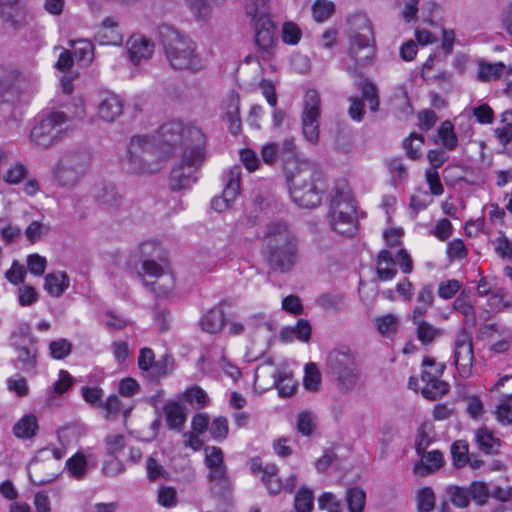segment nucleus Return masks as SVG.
Wrapping results in <instances>:
<instances>
[{"mask_svg": "<svg viewBox=\"0 0 512 512\" xmlns=\"http://www.w3.org/2000/svg\"><path fill=\"white\" fill-rule=\"evenodd\" d=\"M453 308L463 315V324L467 327H475L477 324L476 313L473 305L464 298V292L454 300Z\"/></svg>", "mask_w": 512, "mask_h": 512, "instance_id": "nucleus-30", "label": "nucleus"}, {"mask_svg": "<svg viewBox=\"0 0 512 512\" xmlns=\"http://www.w3.org/2000/svg\"><path fill=\"white\" fill-rule=\"evenodd\" d=\"M128 55L134 65L151 58L154 44L142 35H132L127 41Z\"/></svg>", "mask_w": 512, "mask_h": 512, "instance_id": "nucleus-19", "label": "nucleus"}, {"mask_svg": "<svg viewBox=\"0 0 512 512\" xmlns=\"http://www.w3.org/2000/svg\"><path fill=\"white\" fill-rule=\"evenodd\" d=\"M71 117L63 111L53 110L43 116L32 128L31 143L40 149H48L58 144L67 134L68 126L63 127Z\"/></svg>", "mask_w": 512, "mask_h": 512, "instance_id": "nucleus-7", "label": "nucleus"}, {"mask_svg": "<svg viewBox=\"0 0 512 512\" xmlns=\"http://www.w3.org/2000/svg\"><path fill=\"white\" fill-rule=\"evenodd\" d=\"M321 98L316 90H308L303 99V111L301 115L302 133L311 144L319 140V118Z\"/></svg>", "mask_w": 512, "mask_h": 512, "instance_id": "nucleus-9", "label": "nucleus"}, {"mask_svg": "<svg viewBox=\"0 0 512 512\" xmlns=\"http://www.w3.org/2000/svg\"><path fill=\"white\" fill-rule=\"evenodd\" d=\"M223 302L208 310L200 320L201 329L207 333L215 334L221 331L226 322Z\"/></svg>", "mask_w": 512, "mask_h": 512, "instance_id": "nucleus-21", "label": "nucleus"}, {"mask_svg": "<svg viewBox=\"0 0 512 512\" xmlns=\"http://www.w3.org/2000/svg\"><path fill=\"white\" fill-rule=\"evenodd\" d=\"M0 19L8 28L19 31L30 24L32 17L23 0H0Z\"/></svg>", "mask_w": 512, "mask_h": 512, "instance_id": "nucleus-11", "label": "nucleus"}, {"mask_svg": "<svg viewBox=\"0 0 512 512\" xmlns=\"http://www.w3.org/2000/svg\"><path fill=\"white\" fill-rule=\"evenodd\" d=\"M158 37L171 68L192 72L203 68L201 58L196 52V43L191 38L168 24L158 27Z\"/></svg>", "mask_w": 512, "mask_h": 512, "instance_id": "nucleus-4", "label": "nucleus"}, {"mask_svg": "<svg viewBox=\"0 0 512 512\" xmlns=\"http://www.w3.org/2000/svg\"><path fill=\"white\" fill-rule=\"evenodd\" d=\"M435 506V494L432 488H422L417 495V508L419 512H430Z\"/></svg>", "mask_w": 512, "mask_h": 512, "instance_id": "nucleus-54", "label": "nucleus"}, {"mask_svg": "<svg viewBox=\"0 0 512 512\" xmlns=\"http://www.w3.org/2000/svg\"><path fill=\"white\" fill-rule=\"evenodd\" d=\"M468 255V251L465 247L463 240L454 239L447 246V256L449 261L452 262L455 259H464Z\"/></svg>", "mask_w": 512, "mask_h": 512, "instance_id": "nucleus-63", "label": "nucleus"}, {"mask_svg": "<svg viewBox=\"0 0 512 512\" xmlns=\"http://www.w3.org/2000/svg\"><path fill=\"white\" fill-rule=\"evenodd\" d=\"M275 385L281 397H290L296 389V383L292 376L287 373H279L275 378Z\"/></svg>", "mask_w": 512, "mask_h": 512, "instance_id": "nucleus-53", "label": "nucleus"}, {"mask_svg": "<svg viewBox=\"0 0 512 512\" xmlns=\"http://www.w3.org/2000/svg\"><path fill=\"white\" fill-rule=\"evenodd\" d=\"M13 345L18 350L17 360L22 363L21 369L25 372L32 371L36 366L37 348L35 345L33 343L30 346H18L16 343Z\"/></svg>", "mask_w": 512, "mask_h": 512, "instance_id": "nucleus-33", "label": "nucleus"}, {"mask_svg": "<svg viewBox=\"0 0 512 512\" xmlns=\"http://www.w3.org/2000/svg\"><path fill=\"white\" fill-rule=\"evenodd\" d=\"M468 492L470 499L472 498L479 505L486 503L489 497V490L483 482H473Z\"/></svg>", "mask_w": 512, "mask_h": 512, "instance_id": "nucleus-62", "label": "nucleus"}, {"mask_svg": "<svg viewBox=\"0 0 512 512\" xmlns=\"http://www.w3.org/2000/svg\"><path fill=\"white\" fill-rule=\"evenodd\" d=\"M395 264L391 253L387 250H382L377 259L376 272L378 278L382 281L393 279L397 274Z\"/></svg>", "mask_w": 512, "mask_h": 512, "instance_id": "nucleus-27", "label": "nucleus"}, {"mask_svg": "<svg viewBox=\"0 0 512 512\" xmlns=\"http://www.w3.org/2000/svg\"><path fill=\"white\" fill-rule=\"evenodd\" d=\"M261 480L271 495L279 494L283 488L282 481L278 477V467L273 463L265 465Z\"/></svg>", "mask_w": 512, "mask_h": 512, "instance_id": "nucleus-31", "label": "nucleus"}, {"mask_svg": "<svg viewBox=\"0 0 512 512\" xmlns=\"http://www.w3.org/2000/svg\"><path fill=\"white\" fill-rule=\"evenodd\" d=\"M163 278V282L154 280L152 282L144 281L145 286L150 287L151 291L157 297L167 296L173 288V279L170 275H166Z\"/></svg>", "mask_w": 512, "mask_h": 512, "instance_id": "nucleus-56", "label": "nucleus"}, {"mask_svg": "<svg viewBox=\"0 0 512 512\" xmlns=\"http://www.w3.org/2000/svg\"><path fill=\"white\" fill-rule=\"evenodd\" d=\"M438 137L442 145L449 151H453L458 146V138L454 132V126L451 121L445 120L437 130Z\"/></svg>", "mask_w": 512, "mask_h": 512, "instance_id": "nucleus-34", "label": "nucleus"}, {"mask_svg": "<svg viewBox=\"0 0 512 512\" xmlns=\"http://www.w3.org/2000/svg\"><path fill=\"white\" fill-rule=\"evenodd\" d=\"M424 142V137L421 134L412 133L409 138L403 142V147L406 150L407 156L413 160H417L421 156V146Z\"/></svg>", "mask_w": 512, "mask_h": 512, "instance_id": "nucleus-49", "label": "nucleus"}, {"mask_svg": "<svg viewBox=\"0 0 512 512\" xmlns=\"http://www.w3.org/2000/svg\"><path fill=\"white\" fill-rule=\"evenodd\" d=\"M297 239L287 223L270 222L264 236V254L271 269L290 271L297 259Z\"/></svg>", "mask_w": 512, "mask_h": 512, "instance_id": "nucleus-3", "label": "nucleus"}, {"mask_svg": "<svg viewBox=\"0 0 512 512\" xmlns=\"http://www.w3.org/2000/svg\"><path fill=\"white\" fill-rule=\"evenodd\" d=\"M94 199L97 205L108 212H115L124 204V197L113 183H104L96 188Z\"/></svg>", "mask_w": 512, "mask_h": 512, "instance_id": "nucleus-17", "label": "nucleus"}, {"mask_svg": "<svg viewBox=\"0 0 512 512\" xmlns=\"http://www.w3.org/2000/svg\"><path fill=\"white\" fill-rule=\"evenodd\" d=\"M475 441L478 449L487 455H497L500 451L501 440L496 438L487 427L476 430Z\"/></svg>", "mask_w": 512, "mask_h": 512, "instance_id": "nucleus-24", "label": "nucleus"}, {"mask_svg": "<svg viewBox=\"0 0 512 512\" xmlns=\"http://www.w3.org/2000/svg\"><path fill=\"white\" fill-rule=\"evenodd\" d=\"M315 419L312 413L302 412L297 419V430L304 436H310L315 429Z\"/></svg>", "mask_w": 512, "mask_h": 512, "instance_id": "nucleus-59", "label": "nucleus"}, {"mask_svg": "<svg viewBox=\"0 0 512 512\" xmlns=\"http://www.w3.org/2000/svg\"><path fill=\"white\" fill-rule=\"evenodd\" d=\"M346 501L350 512H362L365 507L366 493L359 487H351L346 492Z\"/></svg>", "mask_w": 512, "mask_h": 512, "instance_id": "nucleus-39", "label": "nucleus"}, {"mask_svg": "<svg viewBox=\"0 0 512 512\" xmlns=\"http://www.w3.org/2000/svg\"><path fill=\"white\" fill-rule=\"evenodd\" d=\"M501 122L505 125L494 130L495 136L503 146H507L512 141V111H505Z\"/></svg>", "mask_w": 512, "mask_h": 512, "instance_id": "nucleus-43", "label": "nucleus"}, {"mask_svg": "<svg viewBox=\"0 0 512 512\" xmlns=\"http://www.w3.org/2000/svg\"><path fill=\"white\" fill-rule=\"evenodd\" d=\"M345 297L342 294L324 293L317 299V304L331 311H339L343 308Z\"/></svg>", "mask_w": 512, "mask_h": 512, "instance_id": "nucleus-46", "label": "nucleus"}, {"mask_svg": "<svg viewBox=\"0 0 512 512\" xmlns=\"http://www.w3.org/2000/svg\"><path fill=\"white\" fill-rule=\"evenodd\" d=\"M178 144L184 148V161L193 163L201 160L206 138L198 127L184 126L177 120L167 122L155 135L133 136L122 167L130 174L155 173L160 170L159 160Z\"/></svg>", "mask_w": 512, "mask_h": 512, "instance_id": "nucleus-1", "label": "nucleus"}, {"mask_svg": "<svg viewBox=\"0 0 512 512\" xmlns=\"http://www.w3.org/2000/svg\"><path fill=\"white\" fill-rule=\"evenodd\" d=\"M182 399L190 404L196 402L199 407H205L209 402L208 395L199 386L186 389L182 395Z\"/></svg>", "mask_w": 512, "mask_h": 512, "instance_id": "nucleus-55", "label": "nucleus"}, {"mask_svg": "<svg viewBox=\"0 0 512 512\" xmlns=\"http://www.w3.org/2000/svg\"><path fill=\"white\" fill-rule=\"evenodd\" d=\"M321 373L315 363L305 365L304 387L311 392L318 391L321 385Z\"/></svg>", "mask_w": 512, "mask_h": 512, "instance_id": "nucleus-41", "label": "nucleus"}, {"mask_svg": "<svg viewBox=\"0 0 512 512\" xmlns=\"http://www.w3.org/2000/svg\"><path fill=\"white\" fill-rule=\"evenodd\" d=\"M123 113V102L115 94L104 95L97 105V117L107 123L115 122Z\"/></svg>", "mask_w": 512, "mask_h": 512, "instance_id": "nucleus-18", "label": "nucleus"}, {"mask_svg": "<svg viewBox=\"0 0 512 512\" xmlns=\"http://www.w3.org/2000/svg\"><path fill=\"white\" fill-rule=\"evenodd\" d=\"M301 35V30L295 23L287 22L283 25L282 39L285 43L291 45L297 44Z\"/></svg>", "mask_w": 512, "mask_h": 512, "instance_id": "nucleus-64", "label": "nucleus"}, {"mask_svg": "<svg viewBox=\"0 0 512 512\" xmlns=\"http://www.w3.org/2000/svg\"><path fill=\"white\" fill-rule=\"evenodd\" d=\"M286 181L292 200L300 207L314 208L321 203L325 191L323 173L311 163H289Z\"/></svg>", "mask_w": 512, "mask_h": 512, "instance_id": "nucleus-2", "label": "nucleus"}, {"mask_svg": "<svg viewBox=\"0 0 512 512\" xmlns=\"http://www.w3.org/2000/svg\"><path fill=\"white\" fill-rule=\"evenodd\" d=\"M279 157L283 162L284 173L286 174V167L289 163L303 164L308 163L305 160H300L297 157V147L294 139H286L282 144V148L279 151Z\"/></svg>", "mask_w": 512, "mask_h": 512, "instance_id": "nucleus-35", "label": "nucleus"}, {"mask_svg": "<svg viewBox=\"0 0 512 512\" xmlns=\"http://www.w3.org/2000/svg\"><path fill=\"white\" fill-rule=\"evenodd\" d=\"M38 421L35 415H24L13 426L14 435L21 439H30L36 435Z\"/></svg>", "mask_w": 512, "mask_h": 512, "instance_id": "nucleus-28", "label": "nucleus"}, {"mask_svg": "<svg viewBox=\"0 0 512 512\" xmlns=\"http://www.w3.org/2000/svg\"><path fill=\"white\" fill-rule=\"evenodd\" d=\"M421 458L414 466V472L420 476H426L430 473L438 471L444 464L443 454L439 450L430 452L424 451L423 454H418Z\"/></svg>", "mask_w": 512, "mask_h": 512, "instance_id": "nucleus-22", "label": "nucleus"}, {"mask_svg": "<svg viewBox=\"0 0 512 512\" xmlns=\"http://www.w3.org/2000/svg\"><path fill=\"white\" fill-rule=\"evenodd\" d=\"M330 224L341 235L353 236L357 231L356 206L346 181L336 182L329 211Z\"/></svg>", "mask_w": 512, "mask_h": 512, "instance_id": "nucleus-5", "label": "nucleus"}, {"mask_svg": "<svg viewBox=\"0 0 512 512\" xmlns=\"http://www.w3.org/2000/svg\"><path fill=\"white\" fill-rule=\"evenodd\" d=\"M172 371V357L164 355L158 361H154L151 368L146 372L147 378L154 383L160 380Z\"/></svg>", "mask_w": 512, "mask_h": 512, "instance_id": "nucleus-32", "label": "nucleus"}, {"mask_svg": "<svg viewBox=\"0 0 512 512\" xmlns=\"http://www.w3.org/2000/svg\"><path fill=\"white\" fill-rule=\"evenodd\" d=\"M413 323L417 326V337L424 345L432 343L440 333L438 329L424 321V318H420L419 321L413 320Z\"/></svg>", "mask_w": 512, "mask_h": 512, "instance_id": "nucleus-42", "label": "nucleus"}, {"mask_svg": "<svg viewBox=\"0 0 512 512\" xmlns=\"http://www.w3.org/2000/svg\"><path fill=\"white\" fill-rule=\"evenodd\" d=\"M210 484V491L215 498L226 499L231 493V484L228 476L221 478V480L212 481Z\"/></svg>", "mask_w": 512, "mask_h": 512, "instance_id": "nucleus-60", "label": "nucleus"}, {"mask_svg": "<svg viewBox=\"0 0 512 512\" xmlns=\"http://www.w3.org/2000/svg\"><path fill=\"white\" fill-rule=\"evenodd\" d=\"M50 227L39 221H32L25 230V236L30 243H35L47 235Z\"/></svg>", "mask_w": 512, "mask_h": 512, "instance_id": "nucleus-57", "label": "nucleus"}, {"mask_svg": "<svg viewBox=\"0 0 512 512\" xmlns=\"http://www.w3.org/2000/svg\"><path fill=\"white\" fill-rule=\"evenodd\" d=\"M166 425L170 430L181 432L187 420L186 407L175 400L167 401L163 406Z\"/></svg>", "mask_w": 512, "mask_h": 512, "instance_id": "nucleus-20", "label": "nucleus"}, {"mask_svg": "<svg viewBox=\"0 0 512 512\" xmlns=\"http://www.w3.org/2000/svg\"><path fill=\"white\" fill-rule=\"evenodd\" d=\"M399 319L393 314H386L375 320L377 331L386 337L394 335L398 330Z\"/></svg>", "mask_w": 512, "mask_h": 512, "instance_id": "nucleus-38", "label": "nucleus"}, {"mask_svg": "<svg viewBox=\"0 0 512 512\" xmlns=\"http://www.w3.org/2000/svg\"><path fill=\"white\" fill-rule=\"evenodd\" d=\"M205 159V149H203L202 158L193 163H186L184 161V154H182L181 162L175 166L170 174L169 187L172 191H181L190 188L197 180L194 175L196 170L202 165Z\"/></svg>", "mask_w": 512, "mask_h": 512, "instance_id": "nucleus-14", "label": "nucleus"}, {"mask_svg": "<svg viewBox=\"0 0 512 512\" xmlns=\"http://www.w3.org/2000/svg\"><path fill=\"white\" fill-rule=\"evenodd\" d=\"M66 467L76 479H82L87 472V461L83 454L77 453L66 461Z\"/></svg>", "mask_w": 512, "mask_h": 512, "instance_id": "nucleus-44", "label": "nucleus"}, {"mask_svg": "<svg viewBox=\"0 0 512 512\" xmlns=\"http://www.w3.org/2000/svg\"><path fill=\"white\" fill-rule=\"evenodd\" d=\"M226 119L229 122V130L232 134L237 135L241 129V120L239 116V97L231 96L229 100L228 109L226 112Z\"/></svg>", "mask_w": 512, "mask_h": 512, "instance_id": "nucleus-37", "label": "nucleus"}, {"mask_svg": "<svg viewBox=\"0 0 512 512\" xmlns=\"http://www.w3.org/2000/svg\"><path fill=\"white\" fill-rule=\"evenodd\" d=\"M90 154L84 149H71L59 159L54 178L63 188L75 187L86 175L90 166Z\"/></svg>", "mask_w": 512, "mask_h": 512, "instance_id": "nucleus-8", "label": "nucleus"}, {"mask_svg": "<svg viewBox=\"0 0 512 512\" xmlns=\"http://www.w3.org/2000/svg\"><path fill=\"white\" fill-rule=\"evenodd\" d=\"M334 11V3L328 0H317L312 7L314 19L317 22H323L327 20L332 16Z\"/></svg>", "mask_w": 512, "mask_h": 512, "instance_id": "nucleus-50", "label": "nucleus"}, {"mask_svg": "<svg viewBox=\"0 0 512 512\" xmlns=\"http://www.w3.org/2000/svg\"><path fill=\"white\" fill-rule=\"evenodd\" d=\"M453 464L457 468L464 467L469 462V446L464 440H457L451 446Z\"/></svg>", "mask_w": 512, "mask_h": 512, "instance_id": "nucleus-40", "label": "nucleus"}, {"mask_svg": "<svg viewBox=\"0 0 512 512\" xmlns=\"http://www.w3.org/2000/svg\"><path fill=\"white\" fill-rule=\"evenodd\" d=\"M474 361L472 335L465 328L460 329L454 339V363L462 378L471 375Z\"/></svg>", "mask_w": 512, "mask_h": 512, "instance_id": "nucleus-10", "label": "nucleus"}, {"mask_svg": "<svg viewBox=\"0 0 512 512\" xmlns=\"http://www.w3.org/2000/svg\"><path fill=\"white\" fill-rule=\"evenodd\" d=\"M255 30V43L259 49L269 51L276 42V26L267 14L262 10L255 18L251 17Z\"/></svg>", "mask_w": 512, "mask_h": 512, "instance_id": "nucleus-15", "label": "nucleus"}, {"mask_svg": "<svg viewBox=\"0 0 512 512\" xmlns=\"http://www.w3.org/2000/svg\"><path fill=\"white\" fill-rule=\"evenodd\" d=\"M353 29L349 34L348 53L361 49L366 46L374 45V33L370 20L365 16L354 18Z\"/></svg>", "mask_w": 512, "mask_h": 512, "instance_id": "nucleus-16", "label": "nucleus"}, {"mask_svg": "<svg viewBox=\"0 0 512 512\" xmlns=\"http://www.w3.org/2000/svg\"><path fill=\"white\" fill-rule=\"evenodd\" d=\"M422 365L433 368V371L422 372V380L426 382L422 394L427 399L436 400L449 391V384L437 378L442 374L444 366L437 365L434 359L428 357L423 359Z\"/></svg>", "mask_w": 512, "mask_h": 512, "instance_id": "nucleus-13", "label": "nucleus"}, {"mask_svg": "<svg viewBox=\"0 0 512 512\" xmlns=\"http://www.w3.org/2000/svg\"><path fill=\"white\" fill-rule=\"evenodd\" d=\"M241 167L234 166L229 170L227 183L222 193V198L227 204H231L239 194Z\"/></svg>", "mask_w": 512, "mask_h": 512, "instance_id": "nucleus-29", "label": "nucleus"}, {"mask_svg": "<svg viewBox=\"0 0 512 512\" xmlns=\"http://www.w3.org/2000/svg\"><path fill=\"white\" fill-rule=\"evenodd\" d=\"M95 39L101 45H119L123 41V37L118 30V23L112 17L103 20L99 30L95 35Z\"/></svg>", "mask_w": 512, "mask_h": 512, "instance_id": "nucleus-23", "label": "nucleus"}, {"mask_svg": "<svg viewBox=\"0 0 512 512\" xmlns=\"http://www.w3.org/2000/svg\"><path fill=\"white\" fill-rule=\"evenodd\" d=\"M64 451L59 448H44L38 452V455L33 459L29 467V478L35 485L41 486L46 483L53 481L58 473L56 471H50L45 475H41V471L49 466L46 461L54 459L59 461L63 458Z\"/></svg>", "mask_w": 512, "mask_h": 512, "instance_id": "nucleus-12", "label": "nucleus"}, {"mask_svg": "<svg viewBox=\"0 0 512 512\" xmlns=\"http://www.w3.org/2000/svg\"><path fill=\"white\" fill-rule=\"evenodd\" d=\"M69 277L65 272L49 273L45 276L44 288L52 297H60L69 287Z\"/></svg>", "mask_w": 512, "mask_h": 512, "instance_id": "nucleus-26", "label": "nucleus"}, {"mask_svg": "<svg viewBox=\"0 0 512 512\" xmlns=\"http://www.w3.org/2000/svg\"><path fill=\"white\" fill-rule=\"evenodd\" d=\"M360 89L362 91V97L369 104V108L372 112H376L379 107V98L377 94L376 86L365 80L360 83Z\"/></svg>", "mask_w": 512, "mask_h": 512, "instance_id": "nucleus-51", "label": "nucleus"}, {"mask_svg": "<svg viewBox=\"0 0 512 512\" xmlns=\"http://www.w3.org/2000/svg\"><path fill=\"white\" fill-rule=\"evenodd\" d=\"M447 494L451 503L458 508H466L470 503L468 489L459 486H449Z\"/></svg>", "mask_w": 512, "mask_h": 512, "instance_id": "nucleus-48", "label": "nucleus"}, {"mask_svg": "<svg viewBox=\"0 0 512 512\" xmlns=\"http://www.w3.org/2000/svg\"><path fill=\"white\" fill-rule=\"evenodd\" d=\"M13 86L21 93L31 94L36 90L37 79L31 74L17 73Z\"/></svg>", "mask_w": 512, "mask_h": 512, "instance_id": "nucleus-47", "label": "nucleus"}, {"mask_svg": "<svg viewBox=\"0 0 512 512\" xmlns=\"http://www.w3.org/2000/svg\"><path fill=\"white\" fill-rule=\"evenodd\" d=\"M72 345L66 339L52 341L49 345L51 356L55 359H64L71 352Z\"/></svg>", "mask_w": 512, "mask_h": 512, "instance_id": "nucleus-61", "label": "nucleus"}, {"mask_svg": "<svg viewBox=\"0 0 512 512\" xmlns=\"http://www.w3.org/2000/svg\"><path fill=\"white\" fill-rule=\"evenodd\" d=\"M327 371L341 392L351 391L357 384L360 373L355 354L346 347L332 350L327 358Z\"/></svg>", "mask_w": 512, "mask_h": 512, "instance_id": "nucleus-6", "label": "nucleus"}, {"mask_svg": "<svg viewBox=\"0 0 512 512\" xmlns=\"http://www.w3.org/2000/svg\"><path fill=\"white\" fill-rule=\"evenodd\" d=\"M314 495L313 492L306 488L302 487L297 492L294 499V506L297 512H311L313 508Z\"/></svg>", "mask_w": 512, "mask_h": 512, "instance_id": "nucleus-45", "label": "nucleus"}, {"mask_svg": "<svg viewBox=\"0 0 512 512\" xmlns=\"http://www.w3.org/2000/svg\"><path fill=\"white\" fill-rule=\"evenodd\" d=\"M504 69L505 65L502 62L495 64L481 62L479 64L478 79L482 82L497 80L501 77Z\"/></svg>", "mask_w": 512, "mask_h": 512, "instance_id": "nucleus-36", "label": "nucleus"}, {"mask_svg": "<svg viewBox=\"0 0 512 512\" xmlns=\"http://www.w3.org/2000/svg\"><path fill=\"white\" fill-rule=\"evenodd\" d=\"M416 301L417 305L413 309L412 320L419 321L420 318L425 317L428 309L434 303L433 286L431 284L423 285L417 293Z\"/></svg>", "mask_w": 512, "mask_h": 512, "instance_id": "nucleus-25", "label": "nucleus"}, {"mask_svg": "<svg viewBox=\"0 0 512 512\" xmlns=\"http://www.w3.org/2000/svg\"><path fill=\"white\" fill-rule=\"evenodd\" d=\"M27 173V168L23 164L16 163L6 171L2 178L6 183L18 184L26 178Z\"/></svg>", "mask_w": 512, "mask_h": 512, "instance_id": "nucleus-58", "label": "nucleus"}, {"mask_svg": "<svg viewBox=\"0 0 512 512\" xmlns=\"http://www.w3.org/2000/svg\"><path fill=\"white\" fill-rule=\"evenodd\" d=\"M349 56L355 61L358 67L370 65L375 57V46H366L356 51L350 52Z\"/></svg>", "mask_w": 512, "mask_h": 512, "instance_id": "nucleus-52", "label": "nucleus"}]
</instances>
